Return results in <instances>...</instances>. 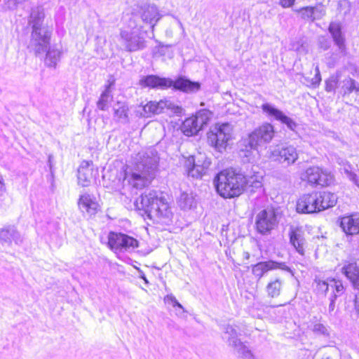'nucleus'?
Segmentation results:
<instances>
[{"label":"nucleus","mask_w":359,"mask_h":359,"mask_svg":"<svg viewBox=\"0 0 359 359\" xmlns=\"http://www.w3.org/2000/svg\"><path fill=\"white\" fill-rule=\"evenodd\" d=\"M159 159L158 151L154 147L140 151L134 158L133 170L126 172L125 180L133 188L143 189L154 178Z\"/></svg>","instance_id":"obj_1"},{"label":"nucleus","mask_w":359,"mask_h":359,"mask_svg":"<svg viewBox=\"0 0 359 359\" xmlns=\"http://www.w3.org/2000/svg\"><path fill=\"white\" fill-rule=\"evenodd\" d=\"M134 205L157 222L167 224L172 217V212L163 194L154 190L143 193L134 202Z\"/></svg>","instance_id":"obj_2"},{"label":"nucleus","mask_w":359,"mask_h":359,"mask_svg":"<svg viewBox=\"0 0 359 359\" xmlns=\"http://www.w3.org/2000/svg\"><path fill=\"white\" fill-rule=\"evenodd\" d=\"M245 175L233 170H224L214 180L217 192L224 198L239 196L245 188Z\"/></svg>","instance_id":"obj_3"},{"label":"nucleus","mask_w":359,"mask_h":359,"mask_svg":"<svg viewBox=\"0 0 359 359\" xmlns=\"http://www.w3.org/2000/svg\"><path fill=\"white\" fill-rule=\"evenodd\" d=\"M44 18L41 6L32 8L28 23L32 25L30 47L36 54L44 53L50 43L51 32L46 27H41Z\"/></svg>","instance_id":"obj_4"},{"label":"nucleus","mask_w":359,"mask_h":359,"mask_svg":"<svg viewBox=\"0 0 359 359\" xmlns=\"http://www.w3.org/2000/svg\"><path fill=\"white\" fill-rule=\"evenodd\" d=\"M337 202V196L333 193L313 191L300 196L296 209L299 213H316L334 207Z\"/></svg>","instance_id":"obj_5"},{"label":"nucleus","mask_w":359,"mask_h":359,"mask_svg":"<svg viewBox=\"0 0 359 359\" xmlns=\"http://www.w3.org/2000/svg\"><path fill=\"white\" fill-rule=\"evenodd\" d=\"M233 127L229 123H217L207 133L208 142L217 151L223 153L233 140Z\"/></svg>","instance_id":"obj_6"},{"label":"nucleus","mask_w":359,"mask_h":359,"mask_svg":"<svg viewBox=\"0 0 359 359\" xmlns=\"http://www.w3.org/2000/svg\"><path fill=\"white\" fill-rule=\"evenodd\" d=\"M144 35L145 32L142 30V27L135 26L130 30H121L119 42L122 48L126 51L135 52L141 50L147 46Z\"/></svg>","instance_id":"obj_7"},{"label":"nucleus","mask_w":359,"mask_h":359,"mask_svg":"<svg viewBox=\"0 0 359 359\" xmlns=\"http://www.w3.org/2000/svg\"><path fill=\"white\" fill-rule=\"evenodd\" d=\"M273 136V126L266 123L249 134L248 138L244 140V143L246 148L257 149L258 147L270 142Z\"/></svg>","instance_id":"obj_8"},{"label":"nucleus","mask_w":359,"mask_h":359,"mask_svg":"<svg viewBox=\"0 0 359 359\" xmlns=\"http://www.w3.org/2000/svg\"><path fill=\"white\" fill-rule=\"evenodd\" d=\"M183 109L169 100H161L159 102L150 101L143 106V112L141 114L144 117H151L155 114L163 112H170L180 115Z\"/></svg>","instance_id":"obj_9"},{"label":"nucleus","mask_w":359,"mask_h":359,"mask_svg":"<svg viewBox=\"0 0 359 359\" xmlns=\"http://www.w3.org/2000/svg\"><path fill=\"white\" fill-rule=\"evenodd\" d=\"M210 120L207 110H200L195 116L186 118L181 126L182 132L188 137L196 135Z\"/></svg>","instance_id":"obj_10"},{"label":"nucleus","mask_w":359,"mask_h":359,"mask_svg":"<svg viewBox=\"0 0 359 359\" xmlns=\"http://www.w3.org/2000/svg\"><path fill=\"white\" fill-rule=\"evenodd\" d=\"M269 158L287 165L294 164L299 158L297 149L292 145H276L269 148Z\"/></svg>","instance_id":"obj_11"},{"label":"nucleus","mask_w":359,"mask_h":359,"mask_svg":"<svg viewBox=\"0 0 359 359\" xmlns=\"http://www.w3.org/2000/svg\"><path fill=\"white\" fill-rule=\"evenodd\" d=\"M301 179L311 185L323 187L328 186L333 182V175L318 166H311L302 174Z\"/></svg>","instance_id":"obj_12"},{"label":"nucleus","mask_w":359,"mask_h":359,"mask_svg":"<svg viewBox=\"0 0 359 359\" xmlns=\"http://www.w3.org/2000/svg\"><path fill=\"white\" fill-rule=\"evenodd\" d=\"M277 216L275 210L268 208L260 211L256 216L257 230L262 234L269 233L277 225Z\"/></svg>","instance_id":"obj_13"},{"label":"nucleus","mask_w":359,"mask_h":359,"mask_svg":"<svg viewBox=\"0 0 359 359\" xmlns=\"http://www.w3.org/2000/svg\"><path fill=\"white\" fill-rule=\"evenodd\" d=\"M342 273L351 282L353 289L356 290L354 306L359 314V265L354 261L346 262L341 269Z\"/></svg>","instance_id":"obj_14"},{"label":"nucleus","mask_w":359,"mask_h":359,"mask_svg":"<svg viewBox=\"0 0 359 359\" xmlns=\"http://www.w3.org/2000/svg\"><path fill=\"white\" fill-rule=\"evenodd\" d=\"M210 160L202 154L189 157L186 161L188 175L194 178L201 177L210 167Z\"/></svg>","instance_id":"obj_15"},{"label":"nucleus","mask_w":359,"mask_h":359,"mask_svg":"<svg viewBox=\"0 0 359 359\" xmlns=\"http://www.w3.org/2000/svg\"><path fill=\"white\" fill-rule=\"evenodd\" d=\"M276 269L290 271V267H288L285 263L268 260L264 262H259L253 265L252 267V272L255 278L260 279L269 271Z\"/></svg>","instance_id":"obj_16"},{"label":"nucleus","mask_w":359,"mask_h":359,"mask_svg":"<svg viewBox=\"0 0 359 359\" xmlns=\"http://www.w3.org/2000/svg\"><path fill=\"white\" fill-rule=\"evenodd\" d=\"M108 247H138L134 238L121 233L110 232L107 236Z\"/></svg>","instance_id":"obj_17"},{"label":"nucleus","mask_w":359,"mask_h":359,"mask_svg":"<svg viewBox=\"0 0 359 359\" xmlns=\"http://www.w3.org/2000/svg\"><path fill=\"white\" fill-rule=\"evenodd\" d=\"M77 203L81 212L88 216L95 215L98 211L99 205L93 194L88 193L81 194Z\"/></svg>","instance_id":"obj_18"},{"label":"nucleus","mask_w":359,"mask_h":359,"mask_svg":"<svg viewBox=\"0 0 359 359\" xmlns=\"http://www.w3.org/2000/svg\"><path fill=\"white\" fill-rule=\"evenodd\" d=\"M262 109L269 116H273L276 120L285 124L292 130H294L297 126V123L291 118L287 116L280 110L269 103L263 104Z\"/></svg>","instance_id":"obj_19"},{"label":"nucleus","mask_w":359,"mask_h":359,"mask_svg":"<svg viewBox=\"0 0 359 359\" xmlns=\"http://www.w3.org/2000/svg\"><path fill=\"white\" fill-rule=\"evenodd\" d=\"M172 80L168 78H161L156 75L143 76L140 80V85L142 87L151 88L166 89L172 87Z\"/></svg>","instance_id":"obj_20"},{"label":"nucleus","mask_w":359,"mask_h":359,"mask_svg":"<svg viewBox=\"0 0 359 359\" xmlns=\"http://www.w3.org/2000/svg\"><path fill=\"white\" fill-rule=\"evenodd\" d=\"M294 11L300 15L302 20L311 22L320 20L325 15V9L321 5L305 6L296 9Z\"/></svg>","instance_id":"obj_21"},{"label":"nucleus","mask_w":359,"mask_h":359,"mask_svg":"<svg viewBox=\"0 0 359 359\" xmlns=\"http://www.w3.org/2000/svg\"><path fill=\"white\" fill-rule=\"evenodd\" d=\"M22 238L15 227L10 226L0 231V245H19Z\"/></svg>","instance_id":"obj_22"},{"label":"nucleus","mask_w":359,"mask_h":359,"mask_svg":"<svg viewBox=\"0 0 359 359\" xmlns=\"http://www.w3.org/2000/svg\"><path fill=\"white\" fill-rule=\"evenodd\" d=\"M161 18L158 9L156 6L147 5L142 7L141 18L144 23L151 25L152 30Z\"/></svg>","instance_id":"obj_23"},{"label":"nucleus","mask_w":359,"mask_h":359,"mask_svg":"<svg viewBox=\"0 0 359 359\" xmlns=\"http://www.w3.org/2000/svg\"><path fill=\"white\" fill-rule=\"evenodd\" d=\"M172 87L184 93H195L199 90L201 84L198 82L191 81L185 77H179L172 81Z\"/></svg>","instance_id":"obj_24"},{"label":"nucleus","mask_w":359,"mask_h":359,"mask_svg":"<svg viewBox=\"0 0 359 359\" xmlns=\"http://www.w3.org/2000/svg\"><path fill=\"white\" fill-rule=\"evenodd\" d=\"M114 120L119 123L127 124L130 122L129 107L126 102L118 101L113 107Z\"/></svg>","instance_id":"obj_25"},{"label":"nucleus","mask_w":359,"mask_h":359,"mask_svg":"<svg viewBox=\"0 0 359 359\" xmlns=\"http://www.w3.org/2000/svg\"><path fill=\"white\" fill-rule=\"evenodd\" d=\"M340 226L343 231L349 235L359 233V216L351 215L344 217L341 219Z\"/></svg>","instance_id":"obj_26"},{"label":"nucleus","mask_w":359,"mask_h":359,"mask_svg":"<svg viewBox=\"0 0 359 359\" xmlns=\"http://www.w3.org/2000/svg\"><path fill=\"white\" fill-rule=\"evenodd\" d=\"M93 168L88 162L83 161L78 168V183L82 187H88L93 178Z\"/></svg>","instance_id":"obj_27"},{"label":"nucleus","mask_w":359,"mask_h":359,"mask_svg":"<svg viewBox=\"0 0 359 359\" xmlns=\"http://www.w3.org/2000/svg\"><path fill=\"white\" fill-rule=\"evenodd\" d=\"M283 289V283L280 278L271 280L266 285L265 291L270 298L278 297Z\"/></svg>","instance_id":"obj_28"},{"label":"nucleus","mask_w":359,"mask_h":359,"mask_svg":"<svg viewBox=\"0 0 359 359\" xmlns=\"http://www.w3.org/2000/svg\"><path fill=\"white\" fill-rule=\"evenodd\" d=\"M304 232L302 228L290 226L289 230L290 241L293 247H302L304 245Z\"/></svg>","instance_id":"obj_29"},{"label":"nucleus","mask_w":359,"mask_h":359,"mask_svg":"<svg viewBox=\"0 0 359 359\" xmlns=\"http://www.w3.org/2000/svg\"><path fill=\"white\" fill-rule=\"evenodd\" d=\"M329 32L332 34L336 45L342 50L344 48V38L341 33L340 24L335 22H331L329 26Z\"/></svg>","instance_id":"obj_30"},{"label":"nucleus","mask_w":359,"mask_h":359,"mask_svg":"<svg viewBox=\"0 0 359 359\" xmlns=\"http://www.w3.org/2000/svg\"><path fill=\"white\" fill-rule=\"evenodd\" d=\"M112 100V95L111 93L110 85L106 87V89L102 93L97 102V107L102 111H106L109 108V105Z\"/></svg>","instance_id":"obj_31"},{"label":"nucleus","mask_w":359,"mask_h":359,"mask_svg":"<svg viewBox=\"0 0 359 359\" xmlns=\"http://www.w3.org/2000/svg\"><path fill=\"white\" fill-rule=\"evenodd\" d=\"M178 204L183 210H190L196 205V200L192 193L183 192L178 199Z\"/></svg>","instance_id":"obj_32"},{"label":"nucleus","mask_w":359,"mask_h":359,"mask_svg":"<svg viewBox=\"0 0 359 359\" xmlns=\"http://www.w3.org/2000/svg\"><path fill=\"white\" fill-rule=\"evenodd\" d=\"M62 52L54 47L48 49L46 53L45 62L48 67H55L60 60Z\"/></svg>","instance_id":"obj_33"},{"label":"nucleus","mask_w":359,"mask_h":359,"mask_svg":"<svg viewBox=\"0 0 359 359\" xmlns=\"http://www.w3.org/2000/svg\"><path fill=\"white\" fill-rule=\"evenodd\" d=\"M341 88L344 94H350L353 92L359 93V85L357 84L354 79L350 77L343 81Z\"/></svg>","instance_id":"obj_34"},{"label":"nucleus","mask_w":359,"mask_h":359,"mask_svg":"<svg viewBox=\"0 0 359 359\" xmlns=\"http://www.w3.org/2000/svg\"><path fill=\"white\" fill-rule=\"evenodd\" d=\"M329 285L327 281L316 278L314 280L313 291L319 295H325L328 291Z\"/></svg>","instance_id":"obj_35"},{"label":"nucleus","mask_w":359,"mask_h":359,"mask_svg":"<svg viewBox=\"0 0 359 359\" xmlns=\"http://www.w3.org/2000/svg\"><path fill=\"white\" fill-rule=\"evenodd\" d=\"M330 281L334 283V285H332V290L334 292V295L331 299V306H334V301L337 296L341 295L344 292V287L341 280H336L335 278H331Z\"/></svg>","instance_id":"obj_36"},{"label":"nucleus","mask_w":359,"mask_h":359,"mask_svg":"<svg viewBox=\"0 0 359 359\" xmlns=\"http://www.w3.org/2000/svg\"><path fill=\"white\" fill-rule=\"evenodd\" d=\"M245 187L250 186L257 188L262 185V175L259 172H254L252 175H245Z\"/></svg>","instance_id":"obj_37"},{"label":"nucleus","mask_w":359,"mask_h":359,"mask_svg":"<svg viewBox=\"0 0 359 359\" xmlns=\"http://www.w3.org/2000/svg\"><path fill=\"white\" fill-rule=\"evenodd\" d=\"M28 1L29 0H7L4 2V8L6 11H13Z\"/></svg>","instance_id":"obj_38"},{"label":"nucleus","mask_w":359,"mask_h":359,"mask_svg":"<svg viewBox=\"0 0 359 359\" xmlns=\"http://www.w3.org/2000/svg\"><path fill=\"white\" fill-rule=\"evenodd\" d=\"M344 171L346 173L347 177L354 182V184L359 188V180L357 178V175L351 170V165H346L344 168Z\"/></svg>","instance_id":"obj_39"},{"label":"nucleus","mask_w":359,"mask_h":359,"mask_svg":"<svg viewBox=\"0 0 359 359\" xmlns=\"http://www.w3.org/2000/svg\"><path fill=\"white\" fill-rule=\"evenodd\" d=\"M338 79L336 76H332L325 81V90L327 92H331L334 90Z\"/></svg>","instance_id":"obj_40"},{"label":"nucleus","mask_w":359,"mask_h":359,"mask_svg":"<svg viewBox=\"0 0 359 359\" xmlns=\"http://www.w3.org/2000/svg\"><path fill=\"white\" fill-rule=\"evenodd\" d=\"M163 302L166 304H170L173 307L182 309V306L177 302L175 297L172 294H168L164 297Z\"/></svg>","instance_id":"obj_41"},{"label":"nucleus","mask_w":359,"mask_h":359,"mask_svg":"<svg viewBox=\"0 0 359 359\" xmlns=\"http://www.w3.org/2000/svg\"><path fill=\"white\" fill-rule=\"evenodd\" d=\"M321 81V77L320 74V70L318 67L316 68V75L314 79H313L312 84L314 86H318L320 84V82Z\"/></svg>","instance_id":"obj_42"},{"label":"nucleus","mask_w":359,"mask_h":359,"mask_svg":"<svg viewBox=\"0 0 359 359\" xmlns=\"http://www.w3.org/2000/svg\"><path fill=\"white\" fill-rule=\"evenodd\" d=\"M313 332L323 334L326 332V328L322 324H316L313 327Z\"/></svg>","instance_id":"obj_43"},{"label":"nucleus","mask_w":359,"mask_h":359,"mask_svg":"<svg viewBox=\"0 0 359 359\" xmlns=\"http://www.w3.org/2000/svg\"><path fill=\"white\" fill-rule=\"evenodd\" d=\"M294 1L295 0H280V4L283 8H289L294 4Z\"/></svg>","instance_id":"obj_44"},{"label":"nucleus","mask_w":359,"mask_h":359,"mask_svg":"<svg viewBox=\"0 0 359 359\" xmlns=\"http://www.w3.org/2000/svg\"><path fill=\"white\" fill-rule=\"evenodd\" d=\"M5 191L6 187L4 183V179L3 176L0 174V197L3 196Z\"/></svg>","instance_id":"obj_45"},{"label":"nucleus","mask_w":359,"mask_h":359,"mask_svg":"<svg viewBox=\"0 0 359 359\" xmlns=\"http://www.w3.org/2000/svg\"><path fill=\"white\" fill-rule=\"evenodd\" d=\"M52 158H53V156L52 155H49V156H48V163H49V166H50V169H51V167H52Z\"/></svg>","instance_id":"obj_46"},{"label":"nucleus","mask_w":359,"mask_h":359,"mask_svg":"<svg viewBox=\"0 0 359 359\" xmlns=\"http://www.w3.org/2000/svg\"><path fill=\"white\" fill-rule=\"evenodd\" d=\"M177 23H178L180 27L182 29V32H184V28L183 27L182 23L181 22V21L180 20H177Z\"/></svg>","instance_id":"obj_47"},{"label":"nucleus","mask_w":359,"mask_h":359,"mask_svg":"<svg viewBox=\"0 0 359 359\" xmlns=\"http://www.w3.org/2000/svg\"><path fill=\"white\" fill-rule=\"evenodd\" d=\"M141 278L144 280L145 283H147V280L144 274L141 276Z\"/></svg>","instance_id":"obj_48"}]
</instances>
